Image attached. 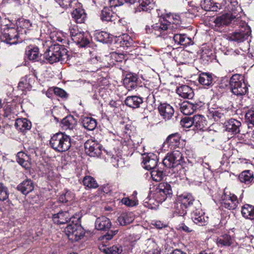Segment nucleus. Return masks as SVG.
Instances as JSON below:
<instances>
[{
    "mask_svg": "<svg viewBox=\"0 0 254 254\" xmlns=\"http://www.w3.org/2000/svg\"><path fill=\"white\" fill-rule=\"evenodd\" d=\"M215 23L218 26L227 25L229 24L237 25L240 29L228 34L227 39L237 44L248 40L251 34V29L248 24L241 19V13L230 14L225 13L217 16Z\"/></svg>",
    "mask_w": 254,
    "mask_h": 254,
    "instance_id": "nucleus-1",
    "label": "nucleus"
},
{
    "mask_svg": "<svg viewBox=\"0 0 254 254\" xmlns=\"http://www.w3.org/2000/svg\"><path fill=\"white\" fill-rule=\"evenodd\" d=\"M50 144L55 151L63 152L67 151L71 146V139L69 135L59 132L51 138Z\"/></svg>",
    "mask_w": 254,
    "mask_h": 254,
    "instance_id": "nucleus-2",
    "label": "nucleus"
},
{
    "mask_svg": "<svg viewBox=\"0 0 254 254\" xmlns=\"http://www.w3.org/2000/svg\"><path fill=\"white\" fill-rule=\"evenodd\" d=\"M67 57L66 50L56 44L50 47L44 54V58L50 64L64 61Z\"/></svg>",
    "mask_w": 254,
    "mask_h": 254,
    "instance_id": "nucleus-3",
    "label": "nucleus"
},
{
    "mask_svg": "<svg viewBox=\"0 0 254 254\" xmlns=\"http://www.w3.org/2000/svg\"><path fill=\"white\" fill-rule=\"evenodd\" d=\"M184 158L181 152L175 150L171 153H168L163 160V165L167 168H173L174 172L179 169H183L182 164L184 163Z\"/></svg>",
    "mask_w": 254,
    "mask_h": 254,
    "instance_id": "nucleus-4",
    "label": "nucleus"
},
{
    "mask_svg": "<svg viewBox=\"0 0 254 254\" xmlns=\"http://www.w3.org/2000/svg\"><path fill=\"white\" fill-rule=\"evenodd\" d=\"M79 218L76 217L68 224L65 229V233L69 240L72 242L80 240L84 235L85 232L82 226L78 224Z\"/></svg>",
    "mask_w": 254,
    "mask_h": 254,
    "instance_id": "nucleus-5",
    "label": "nucleus"
},
{
    "mask_svg": "<svg viewBox=\"0 0 254 254\" xmlns=\"http://www.w3.org/2000/svg\"><path fill=\"white\" fill-rule=\"evenodd\" d=\"M230 86L232 93L237 96L243 95L248 90L244 77L241 74H236L231 77Z\"/></svg>",
    "mask_w": 254,
    "mask_h": 254,
    "instance_id": "nucleus-6",
    "label": "nucleus"
},
{
    "mask_svg": "<svg viewBox=\"0 0 254 254\" xmlns=\"http://www.w3.org/2000/svg\"><path fill=\"white\" fill-rule=\"evenodd\" d=\"M22 35V31L17 30L15 27H7L0 33V39L1 41L7 44L12 45L17 44L20 36Z\"/></svg>",
    "mask_w": 254,
    "mask_h": 254,
    "instance_id": "nucleus-7",
    "label": "nucleus"
},
{
    "mask_svg": "<svg viewBox=\"0 0 254 254\" xmlns=\"http://www.w3.org/2000/svg\"><path fill=\"white\" fill-rule=\"evenodd\" d=\"M172 194L171 187L167 183H161L156 188L154 192V199L159 203L164 201L167 197H171Z\"/></svg>",
    "mask_w": 254,
    "mask_h": 254,
    "instance_id": "nucleus-8",
    "label": "nucleus"
},
{
    "mask_svg": "<svg viewBox=\"0 0 254 254\" xmlns=\"http://www.w3.org/2000/svg\"><path fill=\"white\" fill-rule=\"evenodd\" d=\"M175 32L176 30L170 31L165 37V40H167L168 44L169 42L174 41L178 45L187 46L192 44L191 39L186 34H176Z\"/></svg>",
    "mask_w": 254,
    "mask_h": 254,
    "instance_id": "nucleus-9",
    "label": "nucleus"
},
{
    "mask_svg": "<svg viewBox=\"0 0 254 254\" xmlns=\"http://www.w3.org/2000/svg\"><path fill=\"white\" fill-rule=\"evenodd\" d=\"M53 220L55 224L61 225L67 223H71L76 217L70 211H60L53 215Z\"/></svg>",
    "mask_w": 254,
    "mask_h": 254,
    "instance_id": "nucleus-10",
    "label": "nucleus"
},
{
    "mask_svg": "<svg viewBox=\"0 0 254 254\" xmlns=\"http://www.w3.org/2000/svg\"><path fill=\"white\" fill-rule=\"evenodd\" d=\"M165 23L160 19L158 23L154 24L151 27L146 26V31L147 33H154L157 37H161L165 39V37L167 35V31H165L167 26Z\"/></svg>",
    "mask_w": 254,
    "mask_h": 254,
    "instance_id": "nucleus-11",
    "label": "nucleus"
},
{
    "mask_svg": "<svg viewBox=\"0 0 254 254\" xmlns=\"http://www.w3.org/2000/svg\"><path fill=\"white\" fill-rule=\"evenodd\" d=\"M160 19L166 23L167 28L165 31H167V35L170 31L176 30L180 24V17L177 15L167 14L166 17H163Z\"/></svg>",
    "mask_w": 254,
    "mask_h": 254,
    "instance_id": "nucleus-12",
    "label": "nucleus"
},
{
    "mask_svg": "<svg viewBox=\"0 0 254 254\" xmlns=\"http://www.w3.org/2000/svg\"><path fill=\"white\" fill-rule=\"evenodd\" d=\"M178 201L188 209H192L194 206H199L201 203L198 200H195L194 197L190 193H184L178 197Z\"/></svg>",
    "mask_w": 254,
    "mask_h": 254,
    "instance_id": "nucleus-13",
    "label": "nucleus"
},
{
    "mask_svg": "<svg viewBox=\"0 0 254 254\" xmlns=\"http://www.w3.org/2000/svg\"><path fill=\"white\" fill-rule=\"evenodd\" d=\"M239 201L236 195L230 193L227 194L224 193L222 196V205L224 207L230 210H234L237 208Z\"/></svg>",
    "mask_w": 254,
    "mask_h": 254,
    "instance_id": "nucleus-14",
    "label": "nucleus"
},
{
    "mask_svg": "<svg viewBox=\"0 0 254 254\" xmlns=\"http://www.w3.org/2000/svg\"><path fill=\"white\" fill-rule=\"evenodd\" d=\"M200 206L201 204L199 206H194L191 209V217L194 223L203 226L206 224L207 218L205 219Z\"/></svg>",
    "mask_w": 254,
    "mask_h": 254,
    "instance_id": "nucleus-15",
    "label": "nucleus"
},
{
    "mask_svg": "<svg viewBox=\"0 0 254 254\" xmlns=\"http://www.w3.org/2000/svg\"><path fill=\"white\" fill-rule=\"evenodd\" d=\"M157 156L153 153H148L142 155V164L143 167L148 170L156 168L157 164Z\"/></svg>",
    "mask_w": 254,
    "mask_h": 254,
    "instance_id": "nucleus-16",
    "label": "nucleus"
},
{
    "mask_svg": "<svg viewBox=\"0 0 254 254\" xmlns=\"http://www.w3.org/2000/svg\"><path fill=\"white\" fill-rule=\"evenodd\" d=\"M100 145L93 140H87L84 144L85 150L91 157L98 156L101 154Z\"/></svg>",
    "mask_w": 254,
    "mask_h": 254,
    "instance_id": "nucleus-17",
    "label": "nucleus"
},
{
    "mask_svg": "<svg viewBox=\"0 0 254 254\" xmlns=\"http://www.w3.org/2000/svg\"><path fill=\"white\" fill-rule=\"evenodd\" d=\"M158 109L161 116L166 120H170L174 114L173 108L167 103L160 104Z\"/></svg>",
    "mask_w": 254,
    "mask_h": 254,
    "instance_id": "nucleus-18",
    "label": "nucleus"
},
{
    "mask_svg": "<svg viewBox=\"0 0 254 254\" xmlns=\"http://www.w3.org/2000/svg\"><path fill=\"white\" fill-rule=\"evenodd\" d=\"M110 220L105 216H102L96 219L95 227L98 230L107 231L111 227Z\"/></svg>",
    "mask_w": 254,
    "mask_h": 254,
    "instance_id": "nucleus-19",
    "label": "nucleus"
},
{
    "mask_svg": "<svg viewBox=\"0 0 254 254\" xmlns=\"http://www.w3.org/2000/svg\"><path fill=\"white\" fill-rule=\"evenodd\" d=\"M138 78L132 73L127 74L124 80V84L128 90H132L137 87Z\"/></svg>",
    "mask_w": 254,
    "mask_h": 254,
    "instance_id": "nucleus-20",
    "label": "nucleus"
},
{
    "mask_svg": "<svg viewBox=\"0 0 254 254\" xmlns=\"http://www.w3.org/2000/svg\"><path fill=\"white\" fill-rule=\"evenodd\" d=\"M61 125L64 130H73L77 125V121L73 116L69 115L62 120Z\"/></svg>",
    "mask_w": 254,
    "mask_h": 254,
    "instance_id": "nucleus-21",
    "label": "nucleus"
},
{
    "mask_svg": "<svg viewBox=\"0 0 254 254\" xmlns=\"http://www.w3.org/2000/svg\"><path fill=\"white\" fill-rule=\"evenodd\" d=\"M139 5L135 8V12L145 11L149 12L154 7L153 0H139Z\"/></svg>",
    "mask_w": 254,
    "mask_h": 254,
    "instance_id": "nucleus-22",
    "label": "nucleus"
},
{
    "mask_svg": "<svg viewBox=\"0 0 254 254\" xmlns=\"http://www.w3.org/2000/svg\"><path fill=\"white\" fill-rule=\"evenodd\" d=\"M241 126V123L234 119H231L225 123L226 130L234 134H236L240 132V127Z\"/></svg>",
    "mask_w": 254,
    "mask_h": 254,
    "instance_id": "nucleus-23",
    "label": "nucleus"
},
{
    "mask_svg": "<svg viewBox=\"0 0 254 254\" xmlns=\"http://www.w3.org/2000/svg\"><path fill=\"white\" fill-rule=\"evenodd\" d=\"M33 182L30 179H26L18 185L17 189L23 194H27L34 190Z\"/></svg>",
    "mask_w": 254,
    "mask_h": 254,
    "instance_id": "nucleus-24",
    "label": "nucleus"
},
{
    "mask_svg": "<svg viewBox=\"0 0 254 254\" xmlns=\"http://www.w3.org/2000/svg\"><path fill=\"white\" fill-rule=\"evenodd\" d=\"M226 4L225 7H227L229 10L228 13L230 14H237L238 13H241L242 8L238 4L237 0H223Z\"/></svg>",
    "mask_w": 254,
    "mask_h": 254,
    "instance_id": "nucleus-25",
    "label": "nucleus"
},
{
    "mask_svg": "<svg viewBox=\"0 0 254 254\" xmlns=\"http://www.w3.org/2000/svg\"><path fill=\"white\" fill-rule=\"evenodd\" d=\"M176 92L180 97L184 98L191 99L193 96V92L192 88L186 85L178 87Z\"/></svg>",
    "mask_w": 254,
    "mask_h": 254,
    "instance_id": "nucleus-26",
    "label": "nucleus"
},
{
    "mask_svg": "<svg viewBox=\"0 0 254 254\" xmlns=\"http://www.w3.org/2000/svg\"><path fill=\"white\" fill-rule=\"evenodd\" d=\"M102 21H115L117 19V15L109 7H104L101 11L100 15Z\"/></svg>",
    "mask_w": 254,
    "mask_h": 254,
    "instance_id": "nucleus-27",
    "label": "nucleus"
},
{
    "mask_svg": "<svg viewBox=\"0 0 254 254\" xmlns=\"http://www.w3.org/2000/svg\"><path fill=\"white\" fill-rule=\"evenodd\" d=\"M198 80L200 84L209 88L212 85L213 79L211 74L202 72L199 74Z\"/></svg>",
    "mask_w": 254,
    "mask_h": 254,
    "instance_id": "nucleus-28",
    "label": "nucleus"
},
{
    "mask_svg": "<svg viewBox=\"0 0 254 254\" xmlns=\"http://www.w3.org/2000/svg\"><path fill=\"white\" fill-rule=\"evenodd\" d=\"M16 128L21 132L29 130L31 127V123L26 118L18 119L15 123Z\"/></svg>",
    "mask_w": 254,
    "mask_h": 254,
    "instance_id": "nucleus-29",
    "label": "nucleus"
},
{
    "mask_svg": "<svg viewBox=\"0 0 254 254\" xmlns=\"http://www.w3.org/2000/svg\"><path fill=\"white\" fill-rule=\"evenodd\" d=\"M142 102V98L136 96H128L125 101L127 106L132 108H138Z\"/></svg>",
    "mask_w": 254,
    "mask_h": 254,
    "instance_id": "nucleus-30",
    "label": "nucleus"
},
{
    "mask_svg": "<svg viewBox=\"0 0 254 254\" xmlns=\"http://www.w3.org/2000/svg\"><path fill=\"white\" fill-rule=\"evenodd\" d=\"M72 18L77 23H83L86 18V14L84 9L76 8L71 13Z\"/></svg>",
    "mask_w": 254,
    "mask_h": 254,
    "instance_id": "nucleus-31",
    "label": "nucleus"
},
{
    "mask_svg": "<svg viewBox=\"0 0 254 254\" xmlns=\"http://www.w3.org/2000/svg\"><path fill=\"white\" fill-rule=\"evenodd\" d=\"M238 179L241 183L250 185L253 181L254 177L253 172L250 170H245L239 175Z\"/></svg>",
    "mask_w": 254,
    "mask_h": 254,
    "instance_id": "nucleus-32",
    "label": "nucleus"
},
{
    "mask_svg": "<svg viewBox=\"0 0 254 254\" xmlns=\"http://www.w3.org/2000/svg\"><path fill=\"white\" fill-rule=\"evenodd\" d=\"M197 109V105L190 102H184L181 105L180 111L185 115H190Z\"/></svg>",
    "mask_w": 254,
    "mask_h": 254,
    "instance_id": "nucleus-33",
    "label": "nucleus"
},
{
    "mask_svg": "<svg viewBox=\"0 0 254 254\" xmlns=\"http://www.w3.org/2000/svg\"><path fill=\"white\" fill-rule=\"evenodd\" d=\"M134 219L132 212L123 213L118 218V222L121 225L125 226L131 223Z\"/></svg>",
    "mask_w": 254,
    "mask_h": 254,
    "instance_id": "nucleus-34",
    "label": "nucleus"
},
{
    "mask_svg": "<svg viewBox=\"0 0 254 254\" xmlns=\"http://www.w3.org/2000/svg\"><path fill=\"white\" fill-rule=\"evenodd\" d=\"M241 213L244 218L251 220L254 219V206L245 204L242 207Z\"/></svg>",
    "mask_w": 254,
    "mask_h": 254,
    "instance_id": "nucleus-35",
    "label": "nucleus"
},
{
    "mask_svg": "<svg viewBox=\"0 0 254 254\" xmlns=\"http://www.w3.org/2000/svg\"><path fill=\"white\" fill-rule=\"evenodd\" d=\"M201 6L206 11H215L220 8V4L212 0H203L201 2Z\"/></svg>",
    "mask_w": 254,
    "mask_h": 254,
    "instance_id": "nucleus-36",
    "label": "nucleus"
},
{
    "mask_svg": "<svg viewBox=\"0 0 254 254\" xmlns=\"http://www.w3.org/2000/svg\"><path fill=\"white\" fill-rule=\"evenodd\" d=\"M180 139V136L179 133L172 134L167 138L165 143L167 144L171 149H173L179 146Z\"/></svg>",
    "mask_w": 254,
    "mask_h": 254,
    "instance_id": "nucleus-37",
    "label": "nucleus"
},
{
    "mask_svg": "<svg viewBox=\"0 0 254 254\" xmlns=\"http://www.w3.org/2000/svg\"><path fill=\"white\" fill-rule=\"evenodd\" d=\"M192 123L196 130H201L205 126L206 121L204 116L200 115H196L192 117Z\"/></svg>",
    "mask_w": 254,
    "mask_h": 254,
    "instance_id": "nucleus-38",
    "label": "nucleus"
},
{
    "mask_svg": "<svg viewBox=\"0 0 254 254\" xmlns=\"http://www.w3.org/2000/svg\"><path fill=\"white\" fill-rule=\"evenodd\" d=\"M26 54L28 59L33 62L38 61L40 58L39 48L37 47H29Z\"/></svg>",
    "mask_w": 254,
    "mask_h": 254,
    "instance_id": "nucleus-39",
    "label": "nucleus"
},
{
    "mask_svg": "<svg viewBox=\"0 0 254 254\" xmlns=\"http://www.w3.org/2000/svg\"><path fill=\"white\" fill-rule=\"evenodd\" d=\"M81 124L85 128L89 130H93L97 126L96 120L91 117L83 118Z\"/></svg>",
    "mask_w": 254,
    "mask_h": 254,
    "instance_id": "nucleus-40",
    "label": "nucleus"
},
{
    "mask_svg": "<svg viewBox=\"0 0 254 254\" xmlns=\"http://www.w3.org/2000/svg\"><path fill=\"white\" fill-rule=\"evenodd\" d=\"M29 156L23 152H19L17 154V162L25 169L30 167Z\"/></svg>",
    "mask_w": 254,
    "mask_h": 254,
    "instance_id": "nucleus-41",
    "label": "nucleus"
},
{
    "mask_svg": "<svg viewBox=\"0 0 254 254\" xmlns=\"http://www.w3.org/2000/svg\"><path fill=\"white\" fill-rule=\"evenodd\" d=\"M224 111L221 108H211L209 109L208 116L214 119L215 121H218L224 117Z\"/></svg>",
    "mask_w": 254,
    "mask_h": 254,
    "instance_id": "nucleus-42",
    "label": "nucleus"
},
{
    "mask_svg": "<svg viewBox=\"0 0 254 254\" xmlns=\"http://www.w3.org/2000/svg\"><path fill=\"white\" fill-rule=\"evenodd\" d=\"M77 40L73 42L80 47H85L90 42L87 34L83 32L79 33L77 37Z\"/></svg>",
    "mask_w": 254,
    "mask_h": 254,
    "instance_id": "nucleus-43",
    "label": "nucleus"
},
{
    "mask_svg": "<svg viewBox=\"0 0 254 254\" xmlns=\"http://www.w3.org/2000/svg\"><path fill=\"white\" fill-rule=\"evenodd\" d=\"M84 186L89 189H96L98 187V184L96 181L90 176H86L83 179Z\"/></svg>",
    "mask_w": 254,
    "mask_h": 254,
    "instance_id": "nucleus-44",
    "label": "nucleus"
},
{
    "mask_svg": "<svg viewBox=\"0 0 254 254\" xmlns=\"http://www.w3.org/2000/svg\"><path fill=\"white\" fill-rule=\"evenodd\" d=\"M188 208L184 206L178 200L174 206V214L176 215L184 216L187 214Z\"/></svg>",
    "mask_w": 254,
    "mask_h": 254,
    "instance_id": "nucleus-45",
    "label": "nucleus"
},
{
    "mask_svg": "<svg viewBox=\"0 0 254 254\" xmlns=\"http://www.w3.org/2000/svg\"><path fill=\"white\" fill-rule=\"evenodd\" d=\"M102 251L106 254H120L123 252V248L119 245H114L112 247L104 248Z\"/></svg>",
    "mask_w": 254,
    "mask_h": 254,
    "instance_id": "nucleus-46",
    "label": "nucleus"
},
{
    "mask_svg": "<svg viewBox=\"0 0 254 254\" xmlns=\"http://www.w3.org/2000/svg\"><path fill=\"white\" fill-rule=\"evenodd\" d=\"M232 239L227 234L221 236L217 239V244L222 246H229L232 243Z\"/></svg>",
    "mask_w": 254,
    "mask_h": 254,
    "instance_id": "nucleus-47",
    "label": "nucleus"
},
{
    "mask_svg": "<svg viewBox=\"0 0 254 254\" xmlns=\"http://www.w3.org/2000/svg\"><path fill=\"white\" fill-rule=\"evenodd\" d=\"M20 27L16 28L17 30L22 31V35L26 34L28 30L30 29L32 24L29 20L24 19L19 22Z\"/></svg>",
    "mask_w": 254,
    "mask_h": 254,
    "instance_id": "nucleus-48",
    "label": "nucleus"
},
{
    "mask_svg": "<svg viewBox=\"0 0 254 254\" xmlns=\"http://www.w3.org/2000/svg\"><path fill=\"white\" fill-rule=\"evenodd\" d=\"M151 176L154 181L159 182L163 179L164 174L163 171L159 170L156 168L151 171Z\"/></svg>",
    "mask_w": 254,
    "mask_h": 254,
    "instance_id": "nucleus-49",
    "label": "nucleus"
},
{
    "mask_svg": "<svg viewBox=\"0 0 254 254\" xmlns=\"http://www.w3.org/2000/svg\"><path fill=\"white\" fill-rule=\"evenodd\" d=\"M96 39L102 43H106L109 39V34L104 31L97 32L95 34Z\"/></svg>",
    "mask_w": 254,
    "mask_h": 254,
    "instance_id": "nucleus-50",
    "label": "nucleus"
},
{
    "mask_svg": "<svg viewBox=\"0 0 254 254\" xmlns=\"http://www.w3.org/2000/svg\"><path fill=\"white\" fill-rule=\"evenodd\" d=\"M9 193L7 188L0 183V201H4L8 198Z\"/></svg>",
    "mask_w": 254,
    "mask_h": 254,
    "instance_id": "nucleus-51",
    "label": "nucleus"
},
{
    "mask_svg": "<svg viewBox=\"0 0 254 254\" xmlns=\"http://www.w3.org/2000/svg\"><path fill=\"white\" fill-rule=\"evenodd\" d=\"M69 30L70 31V37L73 41H76L78 34L82 33V32L79 30L76 25H73L70 27Z\"/></svg>",
    "mask_w": 254,
    "mask_h": 254,
    "instance_id": "nucleus-52",
    "label": "nucleus"
},
{
    "mask_svg": "<svg viewBox=\"0 0 254 254\" xmlns=\"http://www.w3.org/2000/svg\"><path fill=\"white\" fill-rule=\"evenodd\" d=\"M247 122L254 126V111H249L245 115Z\"/></svg>",
    "mask_w": 254,
    "mask_h": 254,
    "instance_id": "nucleus-53",
    "label": "nucleus"
},
{
    "mask_svg": "<svg viewBox=\"0 0 254 254\" xmlns=\"http://www.w3.org/2000/svg\"><path fill=\"white\" fill-rule=\"evenodd\" d=\"M63 8H67L71 5L72 0H55Z\"/></svg>",
    "mask_w": 254,
    "mask_h": 254,
    "instance_id": "nucleus-54",
    "label": "nucleus"
},
{
    "mask_svg": "<svg viewBox=\"0 0 254 254\" xmlns=\"http://www.w3.org/2000/svg\"><path fill=\"white\" fill-rule=\"evenodd\" d=\"M192 117H186L182 122H183V125L186 127H190L191 126H193V123H192Z\"/></svg>",
    "mask_w": 254,
    "mask_h": 254,
    "instance_id": "nucleus-55",
    "label": "nucleus"
},
{
    "mask_svg": "<svg viewBox=\"0 0 254 254\" xmlns=\"http://www.w3.org/2000/svg\"><path fill=\"white\" fill-rule=\"evenodd\" d=\"M54 93L61 98H65L67 96V94L64 90L59 88L55 87L54 89Z\"/></svg>",
    "mask_w": 254,
    "mask_h": 254,
    "instance_id": "nucleus-56",
    "label": "nucleus"
},
{
    "mask_svg": "<svg viewBox=\"0 0 254 254\" xmlns=\"http://www.w3.org/2000/svg\"><path fill=\"white\" fill-rule=\"evenodd\" d=\"M69 192H66L64 194H62L59 198V201L62 203H65L70 201L71 197L69 196Z\"/></svg>",
    "mask_w": 254,
    "mask_h": 254,
    "instance_id": "nucleus-57",
    "label": "nucleus"
},
{
    "mask_svg": "<svg viewBox=\"0 0 254 254\" xmlns=\"http://www.w3.org/2000/svg\"><path fill=\"white\" fill-rule=\"evenodd\" d=\"M118 232V230H112L108 231L105 235L103 236V239L106 240H110L113 237L116 235Z\"/></svg>",
    "mask_w": 254,
    "mask_h": 254,
    "instance_id": "nucleus-58",
    "label": "nucleus"
},
{
    "mask_svg": "<svg viewBox=\"0 0 254 254\" xmlns=\"http://www.w3.org/2000/svg\"><path fill=\"white\" fill-rule=\"evenodd\" d=\"M109 2L111 7L120 6L126 2L125 0H109Z\"/></svg>",
    "mask_w": 254,
    "mask_h": 254,
    "instance_id": "nucleus-59",
    "label": "nucleus"
},
{
    "mask_svg": "<svg viewBox=\"0 0 254 254\" xmlns=\"http://www.w3.org/2000/svg\"><path fill=\"white\" fill-rule=\"evenodd\" d=\"M124 38L126 39V41H121L122 44L126 47L130 46L131 45L132 42L131 38L127 35H125L124 36Z\"/></svg>",
    "mask_w": 254,
    "mask_h": 254,
    "instance_id": "nucleus-60",
    "label": "nucleus"
},
{
    "mask_svg": "<svg viewBox=\"0 0 254 254\" xmlns=\"http://www.w3.org/2000/svg\"><path fill=\"white\" fill-rule=\"evenodd\" d=\"M122 202L128 206H133L135 204L133 201L128 198H123L122 200Z\"/></svg>",
    "mask_w": 254,
    "mask_h": 254,
    "instance_id": "nucleus-61",
    "label": "nucleus"
},
{
    "mask_svg": "<svg viewBox=\"0 0 254 254\" xmlns=\"http://www.w3.org/2000/svg\"><path fill=\"white\" fill-rule=\"evenodd\" d=\"M153 225L158 229H162L167 226L166 224L163 223L160 221H155Z\"/></svg>",
    "mask_w": 254,
    "mask_h": 254,
    "instance_id": "nucleus-62",
    "label": "nucleus"
},
{
    "mask_svg": "<svg viewBox=\"0 0 254 254\" xmlns=\"http://www.w3.org/2000/svg\"><path fill=\"white\" fill-rule=\"evenodd\" d=\"M18 87L21 90L27 88L28 87L27 80L26 79H22L21 80L18 84Z\"/></svg>",
    "mask_w": 254,
    "mask_h": 254,
    "instance_id": "nucleus-63",
    "label": "nucleus"
},
{
    "mask_svg": "<svg viewBox=\"0 0 254 254\" xmlns=\"http://www.w3.org/2000/svg\"><path fill=\"white\" fill-rule=\"evenodd\" d=\"M50 38L53 42H62L63 39L59 36H57L56 33L55 32L51 33L50 34Z\"/></svg>",
    "mask_w": 254,
    "mask_h": 254,
    "instance_id": "nucleus-64",
    "label": "nucleus"
}]
</instances>
